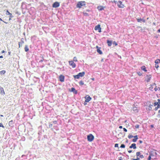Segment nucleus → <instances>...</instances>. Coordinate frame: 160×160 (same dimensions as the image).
Returning <instances> with one entry per match:
<instances>
[{
  "mask_svg": "<svg viewBox=\"0 0 160 160\" xmlns=\"http://www.w3.org/2000/svg\"><path fill=\"white\" fill-rule=\"evenodd\" d=\"M86 5V2L84 1H81L78 2L77 5L76 7L80 8L83 6H85Z\"/></svg>",
  "mask_w": 160,
  "mask_h": 160,
  "instance_id": "obj_1",
  "label": "nucleus"
},
{
  "mask_svg": "<svg viewBox=\"0 0 160 160\" xmlns=\"http://www.w3.org/2000/svg\"><path fill=\"white\" fill-rule=\"evenodd\" d=\"M87 138L88 141L91 142L94 139V136L92 134H90L87 135Z\"/></svg>",
  "mask_w": 160,
  "mask_h": 160,
  "instance_id": "obj_2",
  "label": "nucleus"
},
{
  "mask_svg": "<svg viewBox=\"0 0 160 160\" xmlns=\"http://www.w3.org/2000/svg\"><path fill=\"white\" fill-rule=\"evenodd\" d=\"M85 101L84 102V105H85L87 104L86 103H85L86 102H89V101H90L91 99V98L89 96L87 95L85 97Z\"/></svg>",
  "mask_w": 160,
  "mask_h": 160,
  "instance_id": "obj_3",
  "label": "nucleus"
},
{
  "mask_svg": "<svg viewBox=\"0 0 160 160\" xmlns=\"http://www.w3.org/2000/svg\"><path fill=\"white\" fill-rule=\"evenodd\" d=\"M117 5L119 8H123L125 7L124 5L122 4V2L121 1H119L117 2Z\"/></svg>",
  "mask_w": 160,
  "mask_h": 160,
  "instance_id": "obj_4",
  "label": "nucleus"
},
{
  "mask_svg": "<svg viewBox=\"0 0 160 160\" xmlns=\"http://www.w3.org/2000/svg\"><path fill=\"white\" fill-rule=\"evenodd\" d=\"M94 29L95 30H98L99 32H101V28L100 27V24H98L94 28Z\"/></svg>",
  "mask_w": 160,
  "mask_h": 160,
  "instance_id": "obj_5",
  "label": "nucleus"
},
{
  "mask_svg": "<svg viewBox=\"0 0 160 160\" xmlns=\"http://www.w3.org/2000/svg\"><path fill=\"white\" fill-rule=\"evenodd\" d=\"M60 6V3L58 2H55L52 5V7L54 8H57Z\"/></svg>",
  "mask_w": 160,
  "mask_h": 160,
  "instance_id": "obj_6",
  "label": "nucleus"
},
{
  "mask_svg": "<svg viewBox=\"0 0 160 160\" xmlns=\"http://www.w3.org/2000/svg\"><path fill=\"white\" fill-rule=\"evenodd\" d=\"M96 48H97V52L100 54H102V52L101 50V48L98 47V46H96Z\"/></svg>",
  "mask_w": 160,
  "mask_h": 160,
  "instance_id": "obj_7",
  "label": "nucleus"
},
{
  "mask_svg": "<svg viewBox=\"0 0 160 160\" xmlns=\"http://www.w3.org/2000/svg\"><path fill=\"white\" fill-rule=\"evenodd\" d=\"M64 78L65 77L62 75H61L59 76V80L61 82H64Z\"/></svg>",
  "mask_w": 160,
  "mask_h": 160,
  "instance_id": "obj_8",
  "label": "nucleus"
},
{
  "mask_svg": "<svg viewBox=\"0 0 160 160\" xmlns=\"http://www.w3.org/2000/svg\"><path fill=\"white\" fill-rule=\"evenodd\" d=\"M69 63L70 65L72 66L73 68H74L76 67V64L72 61H69Z\"/></svg>",
  "mask_w": 160,
  "mask_h": 160,
  "instance_id": "obj_9",
  "label": "nucleus"
},
{
  "mask_svg": "<svg viewBox=\"0 0 160 160\" xmlns=\"http://www.w3.org/2000/svg\"><path fill=\"white\" fill-rule=\"evenodd\" d=\"M71 92H72L74 94H77L78 93V91L76 90L73 87H72L71 89Z\"/></svg>",
  "mask_w": 160,
  "mask_h": 160,
  "instance_id": "obj_10",
  "label": "nucleus"
},
{
  "mask_svg": "<svg viewBox=\"0 0 160 160\" xmlns=\"http://www.w3.org/2000/svg\"><path fill=\"white\" fill-rule=\"evenodd\" d=\"M136 19L138 22H145L146 21L145 20L143 19L137 18Z\"/></svg>",
  "mask_w": 160,
  "mask_h": 160,
  "instance_id": "obj_11",
  "label": "nucleus"
},
{
  "mask_svg": "<svg viewBox=\"0 0 160 160\" xmlns=\"http://www.w3.org/2000/svg\"><path fill=\"white\" fill-rule=\"evenodd\" d=\"M0 93L1 94L4 95L5 94L3 88L0 86Z\"/></svg>",
  "mask_w": 160,
  "mask_h": 160,
  "instance_id": "obj_12",
  "label": "nucleus"
},
{
  "mask_svg": "<svg viewBox=\"0 0 160 160\" xmlns=\"http://www.w3.org/2000/svg\"><path fill=\"white\" fill-rule=\"evenodd\" d=\"M129 148H133L134 149H136L137 148L136 144L135 143L132 144L131 145L129 146Z\"/></svg>",
  "mask_w": 160,
  "mask_h": 160,
  "instance_id": "obj_13",
  "label": "nucleus"
},
{
  "mask_svg": "<svg viewBox=\"0 0 160 160\" xmlns=\"http://www.w3.org/2000/svg\"><path fill=\"white\" fill-rule=\"evenodd\" d=\"M147 79L146 80L147 82H149L152 76L151 75H147Z\"/></svg>",
  "mask_w": 160,
  "mask_h": 160,
  "instance_id": "obj_14",
  "label": "nucleus"
},
{
  "mask_svg": "<svg viewBox=\"0 0 160 160\" xmlns=\"http://www.w3.org/2000/svg\"><path fill=\"white\" fill-rule=\"evenodd\" d=\"M6 14L7 15H9L10 18H12L13 17V16L12 15V14L10 13L8 10H7L6 11Z\"/></svg>",
  "mask_w": 160,
  "mask_h": 160,
  "instance_id": "obj_15",
  "label": "nucleus"
},
{
  "mask_svg": "<svg viewBox=\"0 0 160 160\" xmlns=\"http://www.w3.org/2000/svg\"><path fill=\"white\" fill-rule=\"evenodd\" d=\"M107 43L108 44V46L109 47L111 46L112 44V41L109 40H107Z\"/></svg>",
  "mask_w": 160,
  "mask_h": 160,
  "instance_id": "obj_16",
  "label": "nucleus"
},
{
  "mask_svg": "<svg viewBox=\"0 0 160 160\" xmlns=\"http://www.w3.org/2000/svg\"><path fill=\"white\" fill-rule=\"evenodd\" d=\"M85 72H79L78 73L80 77H82L85 75Z\"/></svg>",
  "mask_w": 160,
  "mask_h": 160,
  "instance_id": "obj_17",
  "label": "nucleus"
},
{
  "mask_svg": "<svg viewBox=\"0 0 160 160\" xmlns=\"http://www.w3.org/2000/svg\"><path fill=\"white\" fill-rule=\"evenodd\" d=\"M142 70L144 71V72H147V70L146 69V68L144 66H142L141 68Z\"/></svg>",
  "mask_w": 160,
  "mask_h": 160,
  "instance_id": "obj_18",
  "label": "nucleus"
},
{
  "mask_svg": "<svg viewBox=\"0 0 160 160\" xmlns=\"http://www.w3.org/2000/svg\"><path fill=\"white\" fill-rule=\"evenodd\" d=\"M154 154H155V155H156L157 154V153L156 152H153L152 151L150 153L149 155L151 156H154Z\"/></svg>",
  "mask_w": 160,
  "mask_h": 160,
  "instance_id": "obj_19",
  "label": "nucleus"
},
{
  "mask_svg": "<svg viewBox=\"0 0 160 160\" xmlns=\"http://www.w3.org/2000/svg\"><path fill=\"white\" fill-rule=\"evenodd\" d=\"M25 51L26 52H28L29 51V48H28V45H26L24 48Z\"/></svg>",
  "mask_w": 160,
  "mask_h": 160,
  "instance_id": "obj_20",
  "label": "nucleus"
},
{
  "mask_svg": "<svg viewBox=\"0 0 160 160\" xmlns=\"http://www.w3.org/2000/svg\"><path fill=\"white\" fill-rule=\"evenodd\" d=\"M24 41H21V42H19L18 43V45H19V47L20 48L21 47H22V44L24 43Z\"/></svg>",
  "mask_w": 160,
  "mask_h": 160,
  "instance_id": "obj_21",
  "label": "nucleus"
},
{
  "mask_svg": "<svg viewBox=\"0 0 160 160\" xmlns=\"http://www.w3.org/2000/svg\"><path fill=\"white\" fill-rule=\"evenodd\" d=\"M155 62L156 64H159L160 63V59H156L155 61Z\"/></svg>",
  "mask_w": 160,
  "mask_h": 160,
  "instance_id": "obj_22",
  "label": "nucleus"
},
{
  "mask_svg": "<svg viewBox=\"0 0 160 160\" xmlns=\"http://www.w3.org/2000/svg\"><path fill=\"white\" fill-rule=\"evenodd\" d=\"M98 10L99 11H102L104 9L103 8L102 6H98Z\"/></svg>",
  "mask_w": 160,
  "mask_h": 160,
  "instance_id": "obj_23",
  "label": "nucleus"
},
{
  "mask_svg": "<svg viewBox=\"0 0 160 160\" xmlns=\"http://www.w3.org/2000/svg\"><path fill=\"white\" fill-rule=\"evenodd\" d=\"M9 125L10 126L12 127L13 126V121L12 120H11L9 122Z\"/></svg>",
  "mask_w": 160,
  "mask_h": 160,
  "instance_id": "obj_24",
  "label": "nucleus"
},
{
  "mask_svg": "<svg viewBox=\"0 0 160 160\" xmlns=\"http://www.w3.org/2000/svg\"><path fill=\"white\" fill-rule=\"evenodd\" d=\"M73 77L77 79H79L80 77L78 74L77 75H73Z\"/></svg>",
  "mask_w": 160,
  "mask_h": 160,
  "instance_id": "obj_25",
  "label": "nucleus"
},
{
  "mask_svg": "<svg viewBox=\"0 0 160 160\" xmlns=\"http://www.w3.org/2000/svg\"><path fill=\"white\" fill-rule=\"evenodd\" d=\"M152 105L151 104L149 105V108H148V110L149 111H151L152 110Z\"/></svg>",
  "mask_w": 160,
  "mask_h": 160,
  "instance_id": "obj_26",
  "label": "nucleus"
},
{
  "mask_svg": "<svg viewBox=\"0 0 160 160\" xmlns=\"http://www.w3.org/2000/svg\"><path fill=\"white\" fill-rule=\"evenodd\" d=\"M133 110L135 112H138V110L137 108V107H134L133 108Z\"/></svg>",
  "mask_w": 160,
  "mask_h": 160,
  "instance_id": "obj_27",
  "label": "nucleus"
},
{
  "mask_svg": "<svg viewBox=\"0 0 160 160\" xmlns=\"http://www.w3.org/2000/svg\"><path fill=\"white\" fill-rule=\"evenodd\" d=\"M136 155L137 156V157H138V156H139L141 154V153L140 152H136Z\"/></svg>",
  "mask_w": 160,
  "mask_h": 160,
  "instance_id": "obj_28",
  "label": "nucleus"
},
{
  "mask_svg": "<svg viewBox=\"0 0 160 160\" xmlns=\"http://www.w3.org/2000/svg\"><path fill=\"white\" fill-rule=\"evenodd\" d=\"M83 14L85 16L88 17L89 16V14L87 12H83Z\"/></svg>",
  "mask_w": 160,
  "mask_h": 160,
  "instance_id": "obj_29",
  "label": "nucleus"
},
{
  "mask_svg": "<svg viewBox=\"0 0 160 160\" xmlns=\"http://www.w3.org/2000/svg\"><path fill=\"white\" fill-rule=\"evenodd\" d=\"M79 84L80 85H84V83L81 80L79 82Z\"/></svg>",
  "mask_w": 160,
  "mask_h": 160,
  "instance_id": "obj_30",
  "label": "nucleus"
},
{
  "mask_svg": "<svg viewBox=\"0 0 160 160\" xmlns=\"http://www.w3.org/2000/svg\"><path fill=\"white\" fill-rule=\"evenodd\" d=\"M5 72H6L4 70H2V71L0 72V73L1 74H4L5 73Z\"/></svg>",
  "mask_w": 160,
  "mask_h": 160,
  "instance_id": "obj_31",
  "label": "nucleus"
},
{
  "mask_svg": "<svg viewBox=\"0 0 160 160\" xmlns=\"http://www.w3.org/2000/svg\"><path fill=\"white\" fill-rule=\"evenodd\" d=\"M133 136L132 135L129 134L128 136V137L130 139L132 138H133Z\"/></svg>",
  "mask_w": 160,
  "mask_h": 160,
  "instance_id": "obj_32",
  "label": "nucleus"
},
{
  "mask_svg": "<svg viewBox=\"0 0 160 160\" xmlns=\"http://www.w3.org/2000/svg\"><path fill=\"white\" fill-rule=\"evenodd\" d=\"M151 86L149 88V89L151 91H153V87L152 86V85H151Z\"/></svg>",
  "mask_w": 160,
  "mask_h": 160,
  "instance_id": "obj_33",
  "label": "nucleus"
},
{
  "mask_svg": "<svg viewBox=\"0 0 160 160\" xmlns=\"http://www.w3.org/2000/svg\"><path fill=\"white\" fill-rule=\"evenodd\" d=\"M137 73L138 74V75L139 76H141L142 74V72L139 71L137 72Z\"/></svg>",
  "mask_w": 160,
  "mask_h": 160,
  "instance_id": "obj_34",
  "label": "nucleus"
},
{
  "mask_svg": "<svg viewBox=\"0 0 160 160\" xmlns=\"http://www.w3.org/2000/svg\"><path fill=\"white\" fill-rule=\"evenodd\" d=\"M125 147V146L124 144H122L120 147L121 148H124Z\"/></svg>",
  "mask_w": 160,
  "mask_h": 160,
  "instance_id": "obj_35",
  "label": "nucleus"
},
{
  "mask_svg": "<svg viewBox=\"0 0 160 160\" xmlns=\"http://www.w3.org/2000/svg\"><path fill=\"white\" fill-rule=\"evenodd\" d=\"M158 114L157 115V117L158 118H160V110L158 111Z\"/></svg>",
  "mask_w": 160,
  "mask_h": 160,
  "instance_id": "obj_36",
  "label": "nucleus"
},
{
  "mask_svg": "<svg viewBox=\"0 0 160 160\" xmlns=\"http://www.w3.org/2000/svg\"><path fill=\"white\" fill-rule=\"evenodd\" d=\"M158 102H155L153 104L154 106H158Z\"/></svg>",
  "mask_w": 160,
  "mask_h": 160,
  "instance_id": "obj_37",
  "label": "nucleus"
},
{
  "mask_svg": "<svg viewBox=\"0 0 160 160\" xmlns=\"http://www.w3.org/2000/svg\"><path fill=\"white\" fill-rule=\"evenodd\" d=\"M139 127V125L138 124H137L135 126V127L136 128H138Z\"/></svg>",
  "mask_w": 160,
  "mask_h": 160,
  "instance_id": "obj_38",
  "label": "nucleus"
},
{
  "mask_svg": "<svg viewBox=\"0 0 160 160\" xmlns=\"http://www.w3.org/2000/svg\"><path fill=\"white\" fill-rule=\"evenodd\" d=\"M132 160H140V158L139 157H137V158L134 159L132 158Z\"/></svg>",
  "mask_w": 160,
  "mask_h": 160,
  "instance_id": "obj_39",
  "label": "nucleus"
},
{
  "mask_svg": "<svg viewBox=\"0 0 160 160\" xmlns=\"http://www.w3.org/2000/svg\"><path fill=\"white\" fill-rule=\"evenodd\" d=\"M155 67L156 68H158L159 67V66L158 64L155 63Z\"/></svg>",
  "mask_w": 160,
  "mask_h": 160,
  "instance_id": "obj_40",
  "label": "nucleus"
},
{
  "mask_svg": "<svg viewBox=\"0 0 160 160\" xmlns=\"http://www.w3.org/2000/svg\"><path fill=\"white\" fill-rule=\"evenodd\" d=\"M73 60L74 61H75V62H77L78 61L77 60V58H76V57H74Z\"/></svg>",
  "mask_w": 160,
  "mask_h": 160,
  "instance_id": "obj_41",
  "label": "nucleus"
},
{
  "mask_svg": "<svg viewBox=\"0 0 160 160\" xmlns=\"http://www.w3.org/2000/svg\"><path fill=\"white\" fill-rule=\"evenodd\" d=\"M112 43L114 44V45H115V46H116L118 45V44L117 43L115 42V41H114Z\"/></svg>",
  "mask_w": 160,
  "mask_h": 160,
  "instance_id": "obj_42",
  "label": "nucleus"
},
{
  "mask_svg": "<svg viewBox=\"0 0 160 160\" xmlns=\"http://www.w3.org/2000/svg\"><path fill=\"white\" fill-rule=\"evenodd\" d=\"M0 127H2L3 128H4V126L2 125V123H0Z\"/></svg>",
  "mask_w": 160,
  "mask_h": 160,
  "instance_id": "obj_43",
  "label": "nucleus"
},
{
  "mask_svg": "<svg viewBox=\"0 0 160 160\" xmlns=\"http://www.w3.org/2000/svg\"><path fill=\"white\" fill-rule=\"evenodd\" d=\"M137 140L136 138H134L132 139V141L133 142H136Z\"/></svg>",
  "mask_w": 160,
  "mask_h": 160,
  "instance_id": "obj_44",
  "label": "nucleus"
},
{
  "mask_svg": "<svg viewBox=\"0 0 160 160\" xmlns=\"http://www.w3.org/2000/svg\"><path fill=\"white\" fill-rule=\"evenodd\" d=\"M144 158V156L143 155H140L139 156V158Z\"/></svg>",
  "mask_w": 160,
  "mask_h": 160,
  "instance_id": "obj_45",
  "label": "nucleus"
},
{
  "mask_svg": "<svg viewBox=\"0 0 160 160\" xmlns=\"http://www.w3.org/2000/svg\"><path fill=\"white\" fill-rule=\"evenodd\" d=\"M133 138H136V139H137V140L138 139V136L137 135H136V136H133Z\"/></svg>",
  "mask_w": 160,
  "mask_h": 160,
  "instance_id": "obj_46",
  "label": "nucleus"
},
{
  "mask_svg": "<svg viewBox=\"0 0 160 160\" xmlns=\"http://www.w3.org/2000/svg\"><path fill=\"white\" fill-rule=\"evenodd\" d=\"M151 156L150 155L148 158V160H151Z\"/></svg>",
  "mask_w": 160,
  "mask_h": 160,
  "instance_id": "obj_47",
  "label": "nucleus"
},
{
  "mask_svg": "<svg viewBox=\"0 0 160 160\" xmlns=\"http://www.w3.org/2000/svg\"><path fill=\"white\" fill-rule=\"evenodd\" d=\"M44 60V59L43 58H42L41 60H40L39 61V62H42Z\"/></svg>",
  "mask_w": 160,
  "mask_h": 160,
  "instance_id": "obj_48",
  "label": "nucleus"
},
{
  "mask_svg": "<svg viewBox=\"0 0 160 160\" xmlns=\"http://www.w3.org/2000/svg\"><path fill=\"white\" fill-rule=\"evenodd\" d=\"M52 122L53 123L56 124L57 123V121H52Z\"/></svg>",
  "mask_w": 160,
  "mask_h": 160,
  "instance_id": "obj_49",
  "label": "nucleus"
},
{
  "mask_svg": "<svg viewBox=\"0 0 160 160\" xmlns=\"http://www.w3.org/2000/svg\"><path fill=\"white\" fill-rule=\"evenodd\" d=\"M118 143H116L115 144V146H114V147H118Z\"/></svg>",
  "mask_w": 160,
  "mask_h": 160,
  "instance_id": "obj_50",
  "label": "nucleus"
},
{
  "mask_svg": "<svg viewBox=\"0 0 160 160\" xmlns=\"http://www.w3.org/2000/svg\"><path fill=\"white\" fill-rule=\"evenodd\" d=\"M38 134L39 135H41L42 134V132L40 131H39L38 132Z\"/></svg>",
  "mask_w": 160,
  "mask_h": 160,
  "instance_id": "obj_51",
  "label": "nucleus"
},
{
  "mask_svg": "<svg viewBox=\"0 0 160 160\" xmlns=\"http://www.w3.org/2000/svg\"><path fill=\"white\" fill-rule=\"evenodd\" d=\"M154 90L155 91H156L158 90V88H157V86H155V87L154 88Z\"/></svg>",
  "mask_w": 160,
  "mask_h": 160,
  "instance_id": "obj_52",
  "label": "nucleus"
},
{
  "mask_svg": "<svg viewBox=\"0 0 160 160\" xmlns=\"http://www.w3.org/2000/svg\"><path fill=\"white\" fill-rule=\"evenodd\" d=\"M123 130L125 132H127V129L126 128H123Z\"/></svg>",
  "mask_w": 160,
  "mask_h": 160,
  "instance_id": "obj_53",
  "label": "nucleus"
},
{
  "mask_svg": "<svg viewBox=\"0 0 160 160\" xmlns=\"http://www.w3.org/2000/svg\"><path fill=\"white\" fill-rule=\"evenodd\" d=\"M158 106H157L155 108L154 110L155 111H157L158 109Z\"/></svg>",
  "mask_w": 160,
  "mask_h": 160,
  "instance_id": "obj_54",
  "label": "nucleus"
},
{
  "mask_svg": "<svg viewBox=\"0 0 160 160\" xmlns=\"http://www.w3.org/2000/svg\"><path fill=\"white\" fill-rule=\"evenodd\" d=\"M52 124H50L49 125V128H51L52 127Z\"/></svg>",
  "mask_w": 160,
  "mask_h": 160,
  "instance_id": "obj_55",
  "label": "nucleus"
},
{
  "mask_svg": "<svg viewBox=\"0 0 160 160\" xmlns=\"http://www.w3.org/2000/svg\"><path fill=\"white\" fill-rule=\"evenodd\" d=\"M158 102H157L158 104H160V99H158Z\"/></svg>",
  "mask_w": 160,
  "mask_h": 160,
  "instance_id": "obj_56",
  "label": "nucleus"
},
{
  "mask_svg": "<svg viewBox=\"0 0 160 160\" xmlns=\"http://www.w3.org/2000/svg\"><path fill=\"white\" fill-rule=\"evenodd\" d=\"M128 152L129 153H130L132 152V151L131 150H128Z\"/></svg>",
  "mask_w": 160,
  "mask_h": 160,
  "instance_id": "obj_57",
  "label": "nucleus"
},
{
  "mask_svg": "<svg viewBox=\"0 0 160 160\" xmlns=\"http://www.w3.org/2000/svg\"><path fill=\"white\" fill-rule=\"evenodd\" d=\"M139 142L140 143H142V140H140L139 141Z\"/></svg>",
  "mask_w": 160,
  "mask_h": 160,
  "instance_id": "obj_58",
  "label": "nucleus"
},
{
  "mask_svg": "<svg viewBox=\"0 0 160 160\" xmlns=\"http://www.w3.org/2000/svg\"><path fill=\"white\" fill-rule=\"evenodd\" d=\"M157 32L158 33L160 32V28L158 30Z\"/></svg>",
  "mask_w": 160,
  "mask_h": 160,
  "instance_id": "obj_59",
  "label": "nucleus"
},
{
  "mask_svg": "<svg viewBox=\"0 0 160 160\" xmlns=\"http://www.w3.org/2000/svg\"><path fill=\"white\" fill-rule=\"evenodd\" d=\"M150 127L151 128H152L154 127V125H150Z\"/></svg>",
  "mask_w": 160,
  "mask_h": 160,
  "instance_id": "obj_60",
  "label": "nucleus"
},
{
  "mask_svg": "<svg viewBox=\"0 0 160 160\" xmlns=\"http://www.w3.org/2000/svg\"><path fill=\"white\" fill-rule=\"evenodd\" d=\"M158 108H160V104H158Z\"/></svg>",
  "mask_w": 160,
  "mask_h": 160,
  "instance_id": "obj_61",
  "label": "nucleus"
},
{
  "mask_svg": "<svg viewBox=\"0 0 160 160\" xmlns=\"http://www.w3.org/2000/svg\"><path fill=\"white\" fill-rule=\"evenodd\" d=\"M119 128L122 129V126H120Z\"/></svg>",
  "mask_w": 160,
  "mask_h": 160,
  "instance_id": "obj_62",
  "label": "nucleus"
},
{
  "mask_svg": "<svg viewBox=\"0 0 160 160\" xmlns=\"http://www.w3.org/2000/svg\"><path fill=\"white\" fill-rule=\"evenodd\" d=\"M86 11L88 12H89L90 11V10L89 9H87Z\"/></svg>",
  "mask_w": 160,
  "mask_h": 160,
  "instance_id": "obj_63",
  "label": "nucleus"
},
{
  "mask_svg": "<svg viewBox=\"0 0 160 160\" xmlns=\"http://www.w3.org/2000/svg\"><path fill=\"white\" fill-rule=\"evenodd\" d=\"M5 52V51H4V50H3V51H2L1 52H2V53L4 52Z\"/></svg>",
  "mask_w": 160,
  "mask_h": 160,
  "instance_id": "obj_64",
  "label": "nucleus"
}]
</instances>
